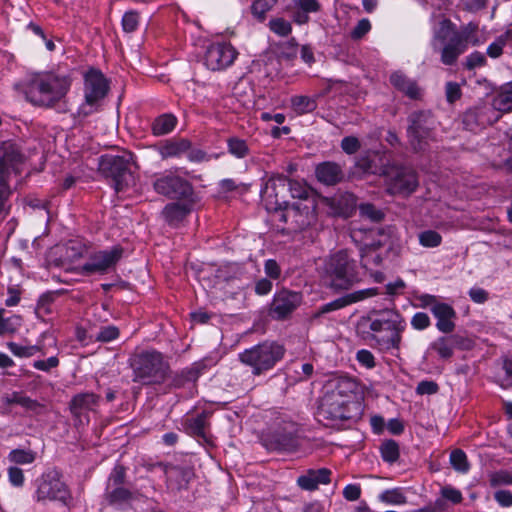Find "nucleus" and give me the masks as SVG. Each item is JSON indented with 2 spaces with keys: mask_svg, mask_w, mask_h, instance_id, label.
Masks as SVG:
<instances>
[{
  "mask_svg": "<svg viewBox=\"0 0 512 512\" xmlns=\"http://www.w3.org/2000/svg\"><path fill=\"white\" fill-rule=\"evenodd\" d=\"M125 480L126 468L121 464H116L108 476L106 487L124 486Z\"/></svg>",
  "mask_w": 512,
  "mask_h": 512,
  "instance_id": "47",
  "label": "nucleus"
},
{
  "mask_svg": "<svg viewBox=\"0 0 512 512\" xmlns=\"http://www.w3.org/2000/svg\"><path fill=\"white\" fill-rule=\"evenodd\" d=\"M72 79L69 75L36 74L23 84L26 99L36 106L53 107L65 97Z\"/></svg>",
  "mask_w": 512,
  "mask_h": 512,
  "instance_id": "2",
  "label": "nucleus"
},
{
  "mask_svg": "<svg viewBox=\"0 0 512 512\" xmlns=\"http://www.w3.org/2000/svg\"><path fill=\"white\" fill-rule=\"evenodd\" d=\"M417 186V174L410 168H395L389 175L388 190L392 194L409 195Z\"/></svg>",
  "mask_w": 512,
  "mask_h": 512,
  "instance_id": "22",
  "label": "nucleus"
},
{
  "mask_svg": "<svg viewBox=\"0 0 512 512\" xmlns=\"http://www.w3.org/2000/svg\"><path fill=\"white\" fill-rule=\"evenodd\" d=\"M289 184H291L290 199L297 201L292 203L287 212L281 213L280 220L289 222L293 231H302L316 222L317 197L305 182L289 178Z\"/></svg>",
  "mask_w": 512,
  "mask_h": 512,
  "instance_id": "3",
  "label": "nucleus"
},
{
  "mask_svg": "<svg viewBox=\"0 0 512 512\" xmlns=\"http://www.w3.org/2000/svg\"><path fill=\"white\" fill-rule=\"evenodd\" d=\"M360 147L361 144L357 137L346 136L341 140V148L348 155L355 154Z\"/></svg>",
  "mask_w": 512,
  "mask_h": 512,
  "instance_id": "58",
  "label": "nucleus"
},
{
  "mask_svg": "<svg viewBox=\"0 0 512 512\" xmlns=\"http://www.w3.org/2000/svg\"><path fill=\"white\" fill-rule=\"evenodd\" d=\"M297 484L301 489L306 490V491H314V490L318 489V484H317L315 478H313V476H311V473L309 472V470L307 471L306 474L301 475L297 478Z\"/></svg>",
  "mask_w": 512,
  "mask_h": 512,
  "instance_id": "59",
  "label": "nucleus"
},
{
  "mask_svg": "<svg viewBox=\"0 0 512 512\" xmlns=\"http://www.w3.org/2000/svg\"><path fill=\"white\" fill-rule=\"evenodd\" d=\"M486 64V57L482 52L474 51L468 55L464 62V68L471 71Z\"/></svg>",
  "mask_w": 512,
  "mask_h": 512,
  "instance_id": "55",
  "label": "nucleus"
},
{
  "mask_svg": "<svg viewBox=\"0 0 512 512\" xmlns=\"http://www.w3.org/2000/svg\"><path fill=\"white\" fill-rule=\"evenodd\" d=\"M356 389L357 383L355 380L347 376H337L326 381L323 393L350 401L351 395L355 393Z\"/></svg>",
  "mask_w": 512,
  "mask_h": 512,
  "instance_id": "25",
  "label": "nucleus"
},
{
  "mask_svg": "<svg viewBox=\"0 0 512 512\" xmlns=\"http://www.w3.org/2000/svg\"><path fill=\"white\" fill-rule=\"evenodd\" d=\"M140 22V14L135 10H130L124 13L121 21L123 31L126 33H133L137 30Z\"/></svg>",
  "mask_w": 512,
  "mask_h": 512,
  "instance_id": "49",
  "label": "nucleus"
},
{
  "mask_svg": "<svg viewBox=\"0 0 512 512\" xmlns=\"http://www.w3.org/2000/svg\"><path fill=\"white\" fill-rule=\"evenodd\" d=\"M191 147V141L186 138H171L160 142L156 146V150L161 159L165 160L168 158H179L186 154Z\"/></svg>",
  "mask_w": 512,
  "mask_h": 512,
  "instance_id": "28",
  "label": "nucleus"
},
{
  "mask_svg": "<svg viewBox=\"0 0 512 512\" xmlns=\"http://www.w3.org/2000/svg\"><path fill=\"white\" fill-rule=\"evenodd\" d=\"M177 122V118L173 114H161L152 121L151 132L154 136L167 135L175 129Z\"/></svg>",
  "mask_w": 512,
  "mask_h": 512,
  "instance_id": "35",
  "label": "nucleus"
},
{
  "mask_svg": "<svg viewBox=\"0 0 512 512\" xmlns=\"http://www.w3.org/2000/svg\"><path fill=\"white\" fill-rule=\"evenodd\" d=\"M351 401L342 398L322 395L316 412L317 420L324 426H335L338 423L352 418Z\"/></svg>",
  "mask_w": 512,
  "mask_h": 512,
  "instance_id": "12",
  "label": "nucleus"
},
{
  "mask_svg": "<svg viewBox=\"0 0 512 512\" xmlns=\"http://www.w3.org/2000/svg\"><path fill=\"white\" fill-rule=\"evenodd\" d=\"M9 482L15 487H21L24 484V474L22 469L17 466H11L8 468Z\"/></svg>",
  "mask_w": 512,
  "mask_h": 512,
  "instance_id": "64",
  "label": "nucleus"
},
{
  "mask_svg": "<svg viewBox=\"0 0 512 512\" xmlns=\"http://www.w3.org/2000/svg\"><path fill=\"white\" fill-rule=\"evenodd\" d=\"M490 485L491 487H497L501 485H511L512 484V473L506 470H500L492 473L490 475Z\"/></svg>",
  "mask_w": 512,
  "mask_h": 512,
  "instance_id": "56",
  "label": "nucleus"
},
{
  "mask_svg": "<svg viewBox=\"0 0 512 512\" xmlns=\"http://www.w3.org/2000/svg\"><path fill=\"white\" fill-rule=\"evenodd\" d=\"M209 413L206 411L200 414L189 417L184 422V428L187 434L197 439L200 445L215 446L212 436L209 433Z\"/></svg>",
  "mask_w": 512,
  "mask_h": 512,
  "instance_id": "24",
  "label": "nucleus"
},
{
  "mask_svg": "<svg viewBox=\"0 0 512 512\" xmlns=\"http://www.w3.org/2000/svg\"><path fill=\"white\" fill-rule=\"evenodd\" d=\"M137 168L134 155L128 151L116 155L104 154L98 160V171L112 182L116 192L124 191L134 183Z\"/></svg>",
  "mask_w": 512,
  "mask_h": 512,
  "instance_id": "5",
  "label": "nucleus"
},
{
  "mask_svg": "<svg viewBox=\"0 0 512 512\" xmlns=\"http://www.w3.org/2000/svg\"><path fill=\"white\" fill-rule=\"evenodd\" d=\"M120 331L114 325L103 326L95 336V341L108 343L119 337Z\"/></svg>",
  "mask_w": 512,
  "mask_h": 512,
  "instance_id": "52",
  "label": "nucleus"
},
{
  "mask_svg": "<svg viewBox=\"0 0 512 512\" xmlns=\"http://www.w3.org/2000/svg\"><path fill=\"white\" fill-rule=\"evenodd\" d=\"M330 285L335 290H348L361 281L356 260L348 250H340L333 254L327 264Z\"/></svg>",
  "mask_w": 512,
  "mask_h": 512,
  "instance_id": "7",
  "label": "nucleus"
},
{
  "mask_svg": "<svg viewBox=\"0 0 512 512\" xmlns=\"http://www.w3.org/2000/svg\"><path fill=\"white\" fill-rule=\"evenodd\" d=\"M449 460L453 469L459 473L466 474L470 470V464L464 450H451Z\"/></svg>",
  "mask_w": 512,
  "mask_h": 512,
  "instance_id": "44",
  "label": "nucleus"
},
{
  "mask_svg": "<svg viewBox=\"0 0 512 512\" xmlns=\"http://www.w3.org/2000/svg\"><path fill=\"white\" fill-rule=\"evenodd\" d=\"M237 55V50L230 43H213L206 49L204 64L211 71H221L231 66Z\"/></svg>",
  "mask_w": 512,
  "mask_h": 512,
  "instance_id": "16",
  "label": "nucleus"
},
{
  "mask_svg": "<svg viewBox=\"0 0 512 512\" xmlns=\"http://www.w3.org/2000/svg\"><path fill=\"white\" fill-rule=\"evenodd\" d=\"M191 211V204L172 202L164 207L162 215L170 226H178Z\"/></svg>",
  "mask_w": 512,
  "mask_h": 512,
  "instance_id": "32",
  "label": "nucleus"
},
{
  "mask_svg": "<svg viewBox=\"0 0 512 512\" xmlns=\"http://www.w3.org/2000/svg\"><path fill=\"white\" fill-rule=\"evenodd\" d=\"M376 234L379 237L378 239H373L371 242L363 244L359 249L361 266L370 271L381 266L383 262V256L380 250L382 248H386L387 250L391 248V240L388 234L380 229L376 231Z\"/></svg>",
  "mask_w": 512,
  "mask_h": 512,
  "instance_id": "17",
  "label": "nucleus"
},
{
  "mask_svg": "<svg viewBox=\"0 0 512 512\" xmlns=\"http://www.w3.org/2000/svg\"><path fill=\"white\" fill-rule=\"evenodd\" d=\"M34 497L37 502L55 501L63 506H69L72 501L71 491L61 480V473L56 469L49 470L41 476Z\"/></svg>",
  "mask_w": 512,
  "mask_h": 512,
  "instance_id": "9",
  "label": "nucleus"
},
{
  "mask_svg": "<svg viewBox=\"0 0 512 512\" xmlns=\"http://www.w3.org/2000/svg\"><path fill=\"white\" fill-rule=\"evenodd\" d=\"M99 402L100 396L92 392L74 395L69 402V410L75 424H88L90 421L89 413L95 411Z\"/></svg>",
  "mask_w": 512,
  "mask_h": 512,
  "instance_id": "20",
  "label": "nucleus"
},
{
  "mask_svg": "<svg viewBox=\"0 0 512 512\" xmlns=\"http://www.w3.org/2000/svg\"><path fill=\"white\" fill-rule=\"evenodd\" d=\"M453 341H455V339L451 338L450 334L439 337L431 344V349L434 350L441 359H450L454 354Z\"/></svg>",
  "mask_w": 512,
  "mask_h": 512,
  "instance_id": "39",
  "label": "nucleus"
},
{
  "mask_svg": "<svg viewBox=\"0 0 512 512\" xmlns=\"http://www.w3.org/2000/svg\"><path fill=\"white\" fill-rule=\"evenodd\" d=\"M303 302L301 292L287 288L278 290L270 303L269 315L272 319L283 321L289 319Z\"/></svg>",
  "mask_w": 512,
  "mask_h": 512,
  "instance_id": "15",
  "label": "nucleus"
},
{
  "mask_svg": "<svg viewBox=\"0 0 512 512\" xmlns=\"http://www.w3.org/2000/svg\"><path fill=\"white\" fill-rule=\"evenodd\" d=\"M24 162L20 147L13 141L0 144V178L10 181L11 173L19 174V166Z\"/></svg>",
  "mask_w": 512,
  "mask_h": 512,
  "instance_id": "19",
  "label": "nucleus"
},
{
  "mask_svg": "<svg viewBox=\"0 0 512 512\" xmlns=\"http://www.w3.org/2000/svg\"><path fill=\"white\" fill-rule=\"evenodd\" d=\"M378 294L377 288H368L357 290L351 293H347L331 302L320 306L313 314V319H317L327 313H331L342 308H345L351 304L363 301L367 298L373 297Z\"/></svg>",
  "mask_w": 512,
  "mask_h": 512,
  "instance_id": "23",
  "label": "nucleus"
},
{
  "mask_svg": "<svg viewBox=\"0 0 512 512\" xmlns=\"http://www.w3.org/2000/svg\"><path fill=\"white\" fill-rule=\"evenodd\" d=\"M378 498L381 502L390 505H404L407 503V497L400 487L386 489L379 494Z\"/></svg>",
  "mask_w": 512,
  "mask_h": 512,
  "instance_id": "43",
  "label": "nucleus"
},
{
  "mask_svg": "<svg viewBox=\"0 0 512 512\" xmlns=\"http://www.w3.org/2000/svg\"><path fill=\"white\" fill-rule=\"evenodd\" d=\"M123 255V248L120 245L109 249L99 250L91 253L88 259L80 266L79 271L84 276L104 275L113 270Z\"/></svg>",
  "mask_w": 512,
  "mask_h": 512,
  "instance_id": "13",
  "label": "nucleus"
},
{
  "mask_svg": "<svg viewBox=\"0 0 512 512\" xmlns=\"http://www.w3.org/2000/svg\"><path fill=\"white\" fill-rule=\"evenodd\" d=\"M291 106L297 114L302 115L313 112L317 108V102L312 97L297 95L291 98Z\"/></svg>",
  "mask_w": 512,
  "mask_h": 512,
  "instance_id": "42",
  "label": "nucleus"
},
{
  "mask_svg": "<svg viewBox=\"0 0 512 512\" xmlns=\"http://www.w3.org/2000/svg\"><path fill=\"white\" fill-rule=\"evenodd\" d=\"M5 309H0V335L15 333L22 324V318L19 315L5 316Z\"/></svg>",
  "mask_w": 512,
  "mask_h": 512,
  "instance_id": "40",
  "label": "nucleus"
},
{
  "mask_svg": "<svg viewBox=\"0 0 512 512\" xmlns=\"http://www.w3.org/2000/svg\"><path fill=\"white\" fill-rule=\"evenodd\" d=\"M53 301H54L53 293L43 294L37 302V306L35 309L36 315L39 318L44 319V317L46 315L51 314L52 313L51 305H52Z\"/></svg>",
  "mask_w": 512,
  "mask_h": 512,
  "instance_id": "50",
  "label": "nucleus"
},
{
  "mask_svg": "<svg viewBox=\"0 0 512 512\" xmlns=\"http://www.w3.org/2000/svg\"><path fill=\"white\" fill-rule=\"evenodd\" d=\"M445 96L448 103L453 104L462 97V90L457 82L449 81L445 85Z\"/></svg>",
  "mask_w": 512,
  "mask_h": 512,
  "instance_id": "57",
  "label": "nucleus"
},
{
  "mask_svg": "<svg viewBox=\"0 0 512 512\" xmlns=\"http://www.w3.org/2000/svg\"><path fill=\"white\" fill-rule=\"evenodd\" d=\"M278 0H255L251 5V12L259 21H264L267 12H269Z\"/></svg>",
  "mask_w": 512,
  "mask_h": 512,
  "instance_id": "45",
  "label": "nucleus"
},
{
  "mask_svg": "<svg viewBox=\"0 0 512 512\" xmlns=\"http://www.w3.org/2000/svg\"><path fill=\"white\" fill-rule=\"evenodd\" d=\"M432 314L437 320L436 328L440 332L450 334L454 331L457 313L451 305L447 303L437 304L432 308Z\"/></svg>",
  "mask_w": 512,
  "mask_h": 512,
  "instance_id": "27",
  "label": "nucleus"
},
{
  "mask_svg": "<svg viewBox=\"0 0 512 512\" xmlns=\"http://www.w3.org/2000/svg\"><path fill=\"white\" fill-rule=\"evenodd\" d=\"M108 91V80L100 70L91 68L84 74L85 105L93 107L107 95Z\"/></svg>",
  "mask_w": 512,
  "mask_h": 512,
  "instance_id": "18",
  "label": "nucleus"
},
{
  "mask_svg": "<svg viewBox=\"0 0 512 512\" xmlns=\"http://www.w3.org/2000/svg\"><path fill=\"white\" fill-rule=\"evenodd\" d=\"M226 144L228 152L238 159L246 158L250 154V148L244 139L236 136L229 137Z\"/></svg>",
  "mask_w": 512,
  "mask_h": 512,
  "instance_id": "41",
  "label": "nucleus"
},
{
  "mask_svg": "<svg viewBox=\"0 0 512 512\" xmlns=\"http://www.w3.org/2000/svg\"><path fill=\"white\" fill-rule=\"evenodd\" d=\"M431 324L429 316L424 312H417L411 319V326L416 330H424Z\"/></svg>",
  "mask_w": 512,
  "mask_h": 512,
  "instance_id": "60",
  "label": "nucleus"
},
{
  "mask_svg": "<svg viewBox=\"0 0 512 512\" xmlns=\"http://www.w3.org/2000/svg\"><path fill=\"white\" fill-rule=\"evenodd\" d=\"M10 181L0 178V220H4L11 211L12 204L10 198L12 196V189Z\"/></svg>",
  "mask_w": 512,
  "mask_h": 512,
  "instance_id": "38",
  "label": "nucleus"
},
{
  "mask_svg": "<svg viewBox=\"0 0 512 512\" xmlns=\"http://www.w3.org/2000/svg\"><path fill=\"white\" fill-rule=\"evenodd\" d=\"M356 359L360 363V365L372 369L375 367V357L374 355L366 349L359 350L356 354Z\"/></svg>",
  "mask_w": 512,
  "mask_h": 512,
  "instance_id": "61",
  "label": "nucleus"
},
{
  "mask_svg": "<svg viewBox=\"0 0 512 512\" xmlns=\"http://www.w3.org/2000/svg\"><path fill=\"white\" fill-rule=\"evenodd\" d=\"M439 390V386L434 381L424 380L418 383L416 393L419 395H433Z\"/></svg>",
  "mask_w": 512,
  "mask_h": 512,
  "instance_id": "62",
  "label": "nucleus"
},
{
  "mask_svg": "<svg viewBox=\"0 0 512 512\" xmlns=\"http://www.w3.org/2000/svg\"><path fill=\"white\" fill-rule=\"evenodd\" d=\"M36 458V454L32 450H11L8 460L16 465H24L32 463Z\"/></svg>",
  "mask_w": 512,
  "mask_h": 512,
  "instance_id": "46",
  "label": "nucleus"
},
{
  "mask_svg": "<svg viewBox=\"0 0 512 512\" xmlns=\"http://www.w3.org/2000/svg\"><path fill=\"white\" fill-rule=\"evenodd\" d=\"M370 425L374 433L382 434L387 430L391 435H400L404 431V423L399 418H392L388 422L380 415L370 417Z\"/></svg>",
  "mask_w": 512,
  "mask_h": 512,
  "instance_id": "33",
  "label": "nucleus"
},
{
  "mask_svg": "<svg viewBox=\"0 0 512 512\" xmlns=\"http://www.w3.org/2000/svg\"><path fill=\"white\" fill-rule=\"evenodd\" d=\"M359 210L362 217L367 218L372 222H380L384 218V213L370 203L361 204Z\"/></svg>",
  "mask_w": 512,
  "mask_h": 512,
  "instance_id": "54",
  "label": "nucleus"
},
{
  "mask_svg": "<svg viewBox=\"0 0 512 512\" xmlns=\"http://www.w3.org/2000/svg\"><path fill=\"white\" fill-rule=\"evenodd\" d=\"M309 472L311 473V476L315 478L318 486L320 484L327 485L331 482V470L328 468H320V469H309Z\"/></svg>",
  "mask_w": 512,
  "mask_h": 512,
  "instance_id": "63",
  "label": "nucleus"
},
{
  "mask_svg": "<svg viewBox=\"0 0 512 512\" xmlns=\"http://www.w3.org/2000/svg\"><path fill=\"white\" fill-rule=\"evenodd\" d=\"M406 326L405 319L397 310L383 309L361 317L357 322L356 331L372 347L398 350Z\"/></svg>",
  "mask_w": 512,
  "mask_h": 512,
  "instance_id": "1",
  "label": "nucleus"
},
{
  "mask_svg": "<svg viewBox=\"0 0 512 512\" xmlns=\"http://www.w3.org/2000/svg\"><path fill=\"white\" fill-rule=\"evenodd\" d=\"M261 196L267 210L287 212L291 207L289 178L284 175L272 176L262 189Z\"/></svg>",
  "mask_w": 512,
  "mask_h": 512,
  "instance_id": "11",
  "label": "nucleus"
},
{
  "mask_svg": "<svg viewBox=\"0 0 512 512\" xmlns=\"http://www.w3.org/2000/svg\"><path fill=\"white\" fill-rule=\"evenodd\" d=\"M489 112L490 108L486 106L467 109L462 114V124L464 128L472 132H476L485 128L487 125L491 124L490 118L488 116Z\"/></svg>",
  "mask_w": 512,
  "mask_h": 512,
  "instance_id": "26",
  "label": "nucleus"
},
{
  "mask_svg": "<svg viewBox=\"0 0 512 512\" xmlns=\"http://www.w3.org/2000/svg\"><path fill=\"white\" fill-rule=\"evenodd\" d=\"M390 83L398 91L412 100L421 98V89L417 82L409 78L402 71H395L390 75Z\"/></svg>",
  "mask_w": 512,
  "mask_h": 512,
  "instance_id": "30",
  "label": "nucleus"
},
{
  "mask_svg": "<svg viewBox=\"0 0 512 512\" xmlns=\"http://www.w3.org/2000/svg\"><path fill=\"white\" fill-rule=\"evenodd\" d=\"M419 243L427 248L438 247L442 242V236L435 230H425L418 235Z\"/></svg>",
  "mask_w": 512,
  "mask_h": 512,
  "instance_id": "48",
  "label": "nucleus"
},
{
  "mask_svg": "<svg viewBox=\"0 0 512 512\" xmlns=\"http://www.w3.org/2000/svg\"><path fill=\"white\" fill-rule=\"evenodd\" d=\"M200 374L201 370L196 365L183 369L172 378L171 386L174 388H182L188 383L196 382Z\"/></svg>",
  "mask_w": 512,
  "mask_h": 512,
  "instance_id": "37",
  "label": "nucleus"
},
{
  "mask_svg": "<svg viewBox=\"0 0 512 512\" xmlns=\"http://www.w3.org/2000/svg\"><path fill=\"white\" fill-rule=\"evenodd\" d=\"M493 107L501 112L512 111V81L505 84L493 99Z\"/></svg>",
  "mask_w": 512,
  "mask_h": 512,
  "instance_id": "36",
  "label": "nucleus"
},
{
  "mask_svg": "<svg viewBox=\"0 0 512 512\" xmlns=\"http://www.w3.org/2000/svg\"><path fill=\"white\" fill-rule=\"evenodd\" d=\"M153 188L158 194L170 199H188L193 194L191 183L174 172L156 177Z\"/></svg>",
  "mask_w": 512,
  "mask_h": 512,
  "instance_id": "14",
  "label": "nucleus"
},
{
  "mask_svg": "<svg viewBox=\"0 0 512 512\" xmlns=\"http://www.w3.org/2000/svg\"><path fill=\"white\" fill-rule=\"evenodd\" d=\"M269 28L275 34L286 37L292 32V25L284 18H273L269 21Z\"/></svg>",
  "mask_w": 512,
  "mask_h": 512,
  "instance_id": "51",
  "label": "nucleus"
},
{
  "mask_svg": "<svg viewBox=\"0 0 512 512\" xmlns=\"http://www.w3.org/2000/svg\"><path fill=\"white\" fill-rule=\"evenodd\" d=\"M103 497L109 506L121 508L132 500V492L124 486L105 487Z\"/></svg>",
  "mask_w": 512,
  "mask_h": 512,
  "instance_id": "34",
  "label": "nucleus"
},
{
  "mask_svg": "<svg viewBox=\"0 0 512 512\" xmlns=\"http://www.w3.org/2000/svg\"><path fill=\"white\" fill-rule=\"evenodd\" d=\"M407 138L415 152L425 151L435 140L436 119L430 110H416L407 117Z\"/></svg>",
  "mask_w": 512,
  "mask_h": 512,
  "instance_id": "8",
  "label": "nucleus"
},
{
  "mask_svg": "<svg viewBox=\"0 0 512 512\" xmlns=\"http://www.w3.org/2000/svg\"><path fill=\"white\" fill-rule=\"evenodd\" d=\"M456 25L448 18H444L434 29L431 46L435 52H439L441 48L454 37Z\"/></svg>",
  "mask_w": 512,
  "mask_h": 512,
  "instance_id": "31",
  "label": "nucleus"
},
{
  "mask_svg": "<svg viewBox=\"0 0 512 512\" xmlns=\"http://www.w3.org/2000/svg\"><path fill=\"white\" fill-rule=\"evenodd\" d=\"M315 175L319 182L333 186L340 183L344 179V171L342 167L331 161H325L316 166Z\"/></svg>",
  "mask_w": 512,
  "mask_h": 512,
  "instance_id": "29",
  "label": "nucleus"
},
{
  "mask_svg": "<svg viewBox=\"0 0 512 512\" xmlns=\"http://www.w3.org/2000/svg\"><path fill=\"white\" fill-rule=\"evenodd\" d=\"M286 347L274 340H265L238 354L239 361L250 367L254 377L266 375L280 363L286 355Z\"/></svg>",
  "mask_w": 512,
  "mask_h": 512,
  "instance_id": "4",
  "label": "nucleus"
},
{
  "mask_svg": "<svg viewBox=\"0 0 512 512\" xmlns=\"http://www.w3.org/2000/svg\"><path fill=\"white\" fill-rule=\"evenodd\" d=\"M133 381L143 385L161 384L168 376L170 366L162 353L156 350H144L130 358Z\"/></svg>",
  "mask_w": 512,
  "mask_h": 512,
  "instance_id": "6",
  "label": "nucleus"
},
{
  "mask_svg": "<svg viewBox=\"0 0 512 512\" xmlns=\"http://www.w3.org/2000/svg\"><path fill=\"white\" fill-rule=\"evenodd\" d=\"M7 345L9 350L17 357H32L40 350L36 345L22 346L15 342H9Z\"/></svg>",
  "mask_w": 512,
  "mask_h": 512,
  "instance_id": "53",
  "label": "nucleus"
},
{
  "mask_svg": "<svg viewBox=\"0 0 512 512\" xmlns=\"http://www.w3.org/2000/svg\"><path fill=\"white\" fill-rule=\"evenodd\" d=\"M478 25L470 22L461 28V31L456 29L454 37L449 40L440 50V60L444 65H454L459 56L463 54L468 44L473 46L479 45L480 41L477 36Z\"/></svg>",
  "mask_w": 512,
  "mask_h": 512,
  "instance_id": "10",
  "label": "nucleus"
},
{
  "mask_svg": "<svg viewBox=\"0 0 512 512\" xmlns=\"http://www.w3.org/2000/svg\"><path fill=\"white\" fill-rule=\"evenodd\" d=\"M263 445L271 448H298L297 427L294 423H284L263 438Z\"/></svg>",
  "mask_w": 512,
  "mask_h": 512,
  "instance_id": "21",
  "label": "nucleus"
}]
</instances>
